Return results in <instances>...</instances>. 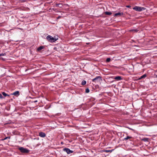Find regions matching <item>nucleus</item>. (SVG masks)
<instances>
[{"mask_svg": "<svg viewBox=\"0 0 157 157\" xmlns=\"http://www.w3.org/2000/svg\"><path fill=\"white\" fill-rule=\"evenodd\" d=\"M46 39L48 41L52 42L56 41L58 38H54L50 35H48L47 36Z\"/></svg>", "mask_w": 157, "mask_h": 157, "instance_id": "nucleus-1", "label": "nucleus"}, {"mask_svg": "<svg viewBox=\"0 0 157 157\" xmlns=\"http://www.w3.org/2000/svg\"><path fill=\"white\" fill-rule=\"evenodd\" d=\"M19 149L22 153H28L29 152V150L22 147H20Z\"/></svg>", "mask_w": 157, "mask_h": 157, "instance_id": "nucleus-2", "label": "nucleus"}, {"mask_svg": "<svg viewBox=\"0 0 157 157\" xmlns=\"http://www.w3.org/2000/svg\"><path fill=\"white\" fill-rule=\"evenodd\" d=\"M133 10L138 11H140L142 10H145L146 9L144 7H140L137 6H135V7H133Z\"/></svg>", "mask_w": 157, "mask_h": 157, "instance_id": "nucleus-3", "label": "nucleus"}, {"mask_svg": "<svg viewBox=\"0 0 157 157\" xmlns=\"http://www.w3.org/2000/svg\"><path fill=\"white\" fill-rule=\"evenodd\" d=\"M63 151H64L66 152L67 154H70L73 152V151L70 150L69 149L65 148L63 149Z\"/></svg>", "mask_w": 157, "mask_h": 157, "instance_id": "nucleus-4", "label": "nucleus"}, {"mask_svg": "<svg viewBox=\"0 0 157 157\" xmlns=\"http://www.w3.org/2000/svg\"><path fill=\"white\" fill-rule=\"evenodd\" d=\"M101 79V78L100 76H97L95 78L93 79L92 81L93 82H98V81H100V80Z\"/></svg>", "mask_w": 157, "mask_h": 157, "instance_id": "nucleus-5", "label": "nucleus"}, {"mask_svg": "<svg viewBox=\"0 0 157 157\" xmlns=\"http://www.w3.org/2000/svg\"><path fill=\"white\" fill-rule=\"evenodd\" d=\"M39 136L41 137H44L46 136L45 134L43 132H40Z\"/></svg>", "mask_w": 157, "mask_h": 157, "instance_id": "nucleus-6", "label": "nucleus"}, {"mask_svg": "<svg viewBox=\"0 0 157 157\" xmlns=\"http://www.w3.org/2000/svg\"><path fill=\"white\" fill-rule=\"evenodd\" d=\"M114 79L117 80H120L121 79V78L120 76H118L115 77Z\"/></svg>", "mask_w": 157, "mask_h": 157, "instance_id": "nucleus-7", "label": "nucleus"}, {"mask_svg": "<svg viewBox=\"0 0 157 157\" xmlns=\"http://www.w3.org/2000/svg\"><path fill=\"white\" fill-rule=\"evenodd\" d=\"M12 94L14 95H19V92L18 91H15V92L13 93Z\"/></svg>", "mask_w": 157, "mask_h": 157, "instance_id": "nucleus-8", "label": "nucleus"}, {"mask_svg": "<svg viewBox=\"0 0 157 157\" xmlns=\"http://www.w3.org/2000/svg\"><path fill=\"white\" fill-rule=\"evenodd\" d=\"M123 13H115V14H114V16H117L118 15H123Z\"/></svg>", "mask_w": 157, "mask_h": 157, "instance_id": "nucleus-9", "label": "nucleus"}, {"mask_svg": "<svg viewBox=\"0 0 157 157\" xmlns=\"http://www.w3.org/2000/svg\"><path fill=\"white\" fill-rule=\"evenodd\" d=\"M43 48H44V47L43 46H40L38 48L37 50V51H40V50H42Z\"/></svg>", "mask_w": 157, "mask_h": 157, "instance_id": "nucleus-10", "label": "nucleus"}, {"mask_svg": "<svg viewBox=\"0 0 157 157\" xmlns=\"http://www.w3.org/2000/svg\"><path fill=\"white\" fill-rule=\"evenodd\" d=\"M148 139L147 138H144L142 140L144 141L145 142H147L148 141Z\"/></svg>", "mask_w": 157, "mask_h": 157, "instance_id": "nucleus-11", "label": "nucleus"}, {"mask_svg": "<svg viewBox=\"0 0 157 157\" xmlns=\"http://www.w3.org/2000/svg\"><path fill=\"white\" fill-rule=\"evenodd\" d=\"M146 76V74H144L143 75L141 76L140 78V79H142L144 78H145Z\"/></svg>", "mask_w": 157, "mask_h": 157, "instance_id": "nucleus-12", "label": "nucleus"}, {"mask_svg": "<svg viewBox=\"0 0 157 157\" xmlns=\"http://www.w3.org/2000/svg\"><path fill=\"white\" fill-rule=\"evenodd\" d=\"M2 94L5 97H6V96H9V95H8L7 94H6V93H5L4 92H3L2 93Z\"/></svg>", "mask_w": 157, "mask_h": 157, "instance_id": "nucleus-13", "label": "nucleus"}, {"mask_svg": "<svg viewBox=\"0 0 157 157\" xmlns=\"http://www.w3.org/2000/svg\"><path fill=\"white\" fill-rule=\"evenodd\" d=\"M86 83V81L85 80H83L82 82V85H85Z\"/></svg>", "mask_w": 157, "mask_h": 157, "instance_id": "nucleus-14", "label": "nucleus"}, {"mask_svg": "<svg viewBox=\"0 0 157 157\" xmlns=\"http://www.w3.org/2000/svg\"><path fill=\"white\" fill-rule=\"evenodd\" d=\"M131 138V137H130V136H127L124 139V140H127L128 139H130Z\"/></svg>", "mask_w": 157, "mask_h": 157, "instance_id": "nucleus-15", "label": "nucleus"}, {"mask_svg": "<svg viewBox=\"0 0 157 157\" xmlns=\"http://www.w3.org/2000/svg\"><path fill=\"white\" fill-rule=\"evenodd\" d=\"M105 13L106 14L108 15H110L111 14H112L111 12H105Z\"/></svg>", "mask_w": 157, "mask_h": 157, "instance_id": "nucleus-16", "label": "nucleus"}, {"mask_svg": "<svg viewBox=\"0 0 157 157\" xmlns=\"http://www.w3.org/2000/svg\"><path fill=\"white\" fill-rule=\"evenodd\" d=\"M111 60V59L110 58H108L106 60V61L107 62H109Z\"/></svg>", "mask_w": 157, "mask_h": 157, "instance_id": "nucleus-17", "label": "nucleus"}, {"mask_svg": "<svg viewBox=\"0 0 157 157\" xmlns=\"http://www.w3.org/2000/svg\"><path fill=\"white\" fill-rule=\"evenodd\" d=\"M130 31H132V32H136L138 31V30H137V29H133V30H131Z\"/></svg>", "mask_w": 157, "mask_h": 157, "instance_id": "nucleus-18", "label": "nucleus"}, {"mask_svg": "<svg viewBox=\"0 0 157 157\" xmlns=\"http://www.w3.org/2000/svg\"><path fill=\"white\" fill-rule=\"evenodd\" d=\"M6 55V54L5 53L0 54V56H5Z\"/></svg>", "mask_w": 157, "mask_h": 157, "instance_id": "nucleus-19", "label": "nucleus"}, {"mask_svg": "<svg viewBox=\"0 0 157 157\" xmlns=\"http://www.w3.org/2000/svg\"><path fill=\"white\" fill-rule=\"evenodd\" d=\"M90 91V90H89V89L88 88H87L86 89V93H88Z\"/></svg>", "mask_w": 157, "mask_h": 157, "instance_id": "nucleus-20", "label": "nucleus"}, {"mask_svg": "<svg viewBox=\"0 0 157 157\" xmlns=\"http://www.w3.org/2000/svg\"><path fill=\"white\" fill-rule=\"evenodd\" d=\"M3 97L2 96L1 94H0V98L1 99H2L3 98Z\"/></svg>", "mask_w": 157, "mask_h": 157, "instance_id": "nucleus-21", "label": "nucleus"}, {"mask_svg": "<svg viewBox=\"0 0 157 157\" xmlns=\"http://www.w3.org/2000/svg\"><path fill=\"white\" fill-rule=\"evenodd\" d=\"M57 6H59L60 7H61V6H62V5L60 4H57Z\"/></svg>", "mask_w": 157, "mask_h": 157, "instance_id": "nucleus-22", "label": "nucleus"}, {"mask_svg": "<svg viewBox=\"0 0 157 157\" xmlns=\"http://www.w3.org/2000/svg\"><path fill=\"white\" fill-rule=\"evenodd\" d=\"M37 102V100H36V101H34V102Z\"/></svg>", "mask_w": 157, "mask_h": 157, "instance_id": "nucleus-23", "label": "nucleus"}, {"mask_svg": "<svg viewBox=\"0 0 157 157\" xmlns=\"http://www.w3.org/2000/svg\"><path fill=\"white\" fill-rule=\"evenodd\" d=\"M60 17H60V16H59V17H58V18H58V19H59V18H60Z\"/></svg>", "mask_w": 157, "mask_h": 157, "instance_id": "nucleus-24", "label": "nucleus"}, {"mask_svg": "<svg viewBox=\"0 0 157 157\" xmlns=\"http://www.w3.org/2000/svg\"><path fill=\"white\" fill-rule=\"evenodd\" d=\"M7 138V137H6V138H5L4 139V140H6V139Z\"/></svg>", "mask_w": 157, "mask_h": 157, "instance_id": "nucleus-25", "label": "nucleus"}, {"mask_svg": "<svg viewBox=\"0 0 157 157\" xmlns=\"http://www.w3.org/2000/svg\"><path fill=\"white\" fill-rule=\"evenodd\" d=\"M127 7H130V6H127Z\"/></svg>", "mask_w": 157, "mask_h": 157, "instance_id": "nucleus-26", "label": "nucleus"}, {"mask_svg": "<svg viewBox=\"0 0 157 157\" xmlns=\"http://www.w3.org/2000/svg\"><path fill=\"white\" fill-rule=\"evenodd\" d=\"M108 151V152H109V151Z\"/></svg>", "mask_w": 157, "mask_h": 157, "instance_id": "nucleus-27", "label": "nucleus"}]
</instances>
